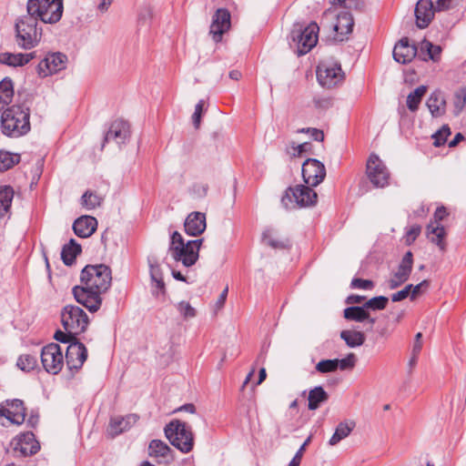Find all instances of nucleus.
Instances as JSON below:
<instances>
[{
    "label": "nucleus",
    "instance_id": "nucleus-1",
    "mask_svg": "<svg viewBox=\"0 0 466 466\" xmlns=\"http://www.w3.org/2000/svg\"><path fill=\"white\" fill-rule=\"evenodd\" d=\"M0 129L8 137L26 135L31 129L30 108L24 104L7 106L1 115Z\"/></svg>",
    "mask_w": 466,
    "mask_h": 466
},
{
    "label": "nucleus",
    "instance_id": "nucleus-2",
    "mask_svg": "<svg viewBox=\"0 0 466 466\" xmlns=\"http://www.w3.org/2000/svg\"><path fill=\"white\" fill-rule=\"evenodd\" d=\"M43 29L35 16L28 13L16 18L15 23V42L24 50L36 47L41 42Z\"/></svg>",
    "mask_w": 466,
    "mask_h": 466
},
{
    "label": "nucleus",
    "instance_id": "nucleus-3",
    "mask_svg": "<svg viewBox=\"0 0 466 466\" xmlns=\"http://www.w3.org/2000/svg\"><path fill=\"white\" fill-rule=\"evenodd\" d=\"M202 242L203 239L199 238L185 243L181 234L174 231L170 238L168 253L175 261L181 262L183 266L188 268L198 259V252Z\"/></svg>",
    "mask_w": 466,
    "mask_h": 466
},
{
    "label": "nucleus",
    "instance_id": "nucleus-4",
    "mask_svg": "<svg viewBox=\"0 0 466 466\" xmlns=\"http://www.w3.org/2000/svg\"><path fill=\"white\" fill-rule=\"evenodd\" d=\"M26 11L37 21L44 24H56L63 15V0H28Z\"/></svg>",
    "mask_w": 466,
    "mask_h": 466
},
{
    "label": "nucleus",
    "instance_id": "nucleus-5",
    "mask_svg": "<svg viewBox=\"0 0 466 466\" xmlns=\"http://www.w3.org/2000/svg\"><path fill=\"white\" fill-rule=\"evenodd\" d=\"M81 283L86 289H94L100 294L111 286V269L105 264L86 265L81 271Z\"/></svg>",
    "mask_w": 466,
    "mask_h": 466
},
{
    "label": "nucleus",
    "instance_id": "nucleus-6",
    "mask_svg": "<svg viewBox=\"0 0 466 466\" xmlns=\"http://www.w3.org/2000/svg\"><path fill=\"white\" fill-rule=\"evenodd\" d=\"M164 431L169 442L181 452L187 453L192 451L194 437L187 423L178 420H171L166 425Z\"/></svg>",
    "mask_w": 466,
    "mask_h": 466
},
{
    "label": "nucleus",
    "instance_id": "nucleus-7",
    "mask_svg": "<svg viewBox=\"0 0 466 466\" xmlns=\"http://www.w3.org/2000/svg\"><path fill=\"white\" fill-rule=\"evenodd\" d=\"M318 195L311 186L297 185L286 189L281 203L286 208L311 207L317 203Z\"/></svg>",
    "mask_w": 466,
    "mask_h": 466
},
{
    "label": "nucleus",
    "instance_id": "nucleus-8",
    "mask_svg": "<svg viewBox=\"0 0 466 466\" xmlns=\"http://www.w3.org/2000/svg\"><path fill=\"white\" fill-rule=\"evenodd\" d=\"M61 322L65 330L79 335L86 331L89 319L86 313L78 306L66 305L61 311Z\"/></svg>",
    "mask_w": 466,
    "mask_h": 466
},
{
    "label": "nucleus",
    "instance_id": "nucleus-9",
    "mask_svg": "<svg viewBox=\"0 0 466 466\" xmlns=\"http://www.w3.org/2000/svg\"><path fill=\"white\" fill-rule=\"evenodd\" d=\"M316 73L319 84L326 88H332L344 79L340 64L333 60L320 62Z\"/></svg>",
    "mask_w": 466,
    "mask_h": 466
},
{
    "label": "nucleus",
    "instance_id": "nucleus-10",
    "mask_svg": "<svg viewBox=\"0 0 466 466\" xmlns=\"http://www.w3.org/2000/svg\"><path fill=\"white\" fill-rule=\"evenodd\" d=\"M319 31V27L314 22L304 28L300 26L299 29L292 30L291 36L297 43L299 56L306 55L317 45Z\"/></svg>",
    "mask_w": 466,
    "mask_h": 466
},
{
    "label": "nucleus",
    "instance_id": "nucleus-11",
    "mask_svg": "<svg viewBox=\"0 0 466 466\" xmlns=\"http://www.w3.org/2000/svg\"><path fill=\"white\" fill-rule=\"evenodd\" d=\"M41 361L48 373L57 374L64 365V356L60 346L56 343L45 346L41 350Z\"/></svg>",
    "mask_w": 466,
    "mask_h": 466
},
{
    "label": "nucleus",
    "instance_id": "nucleus-12",
    "mask_svg": "<svg viewBox=\"0 0 466 466\" xmlns=\"http://www.w3.org/2000/svg\"><path fill=\"white\" fill-rule=\"evenodd\" d=\"M367 175L376 187H384L389 184V170L375 154H371L367 161Z\"/></svg>",
    "mask_w": 466,
    "mask_h": 466
},
{
    "label": "nucleus",
    "instance_id": "nucleus-13",
    "mask_svg": "<svg viewBox=\"0 0 466 466\" xmlns=\"http://www.w3.org/2000/svg\"><path fill=\"white\" fill-rule=\"evenodd\" d=\"M302 177L308 186L317 187L326 177V168L318 159L308 158L302 165Z\"/></svg>",
    "mask_w": 466,
    "mask_h": 466
},
{
    "label": "nucleus",
    "instance_id": "nucleus-14",
    "mask_svg": "<svg viewBox=\"0 0 466 466\" xmlns=\"http://www.w3.org/2000/svg\"><path fill=\"white\" fill-rule=\"evenodd\" d=\"M73 295L76 300L86 307L89 311H97L102 304L101 294L94 289H86V285L73 288Z\"/></svg>",
    "mask_w": 466,
    "mask_h": 466
},
{
    "label": "nucleus",
    "instance_id": "nucleus-15",
    "mask_svg": "<svg viewBox=\"0 0 466 466\" xmlns=\"http://www.w3.org/2000/svg\"><path fill=\"white\" fill-rule=\"evenodd\" d=\"M67 57L63 53H52L41 60L37 66L39 76L46 77L66 68Z\"/></svg>",
    "mask_w": 466,
    "mask_h": 466
},
{
    "label": "nucleus",
    "instance_id": "nucleus-16",
    "mask_svg": "<svg viewBox=\"0 0 466 466\" xmlns=\"http://www.w3.org/2000/svg\"><path fill=\"white\" fill-rule=\"evenodd\" d=\"M413 266V254L411 251H407L403 256L397 271L388 280V288L395 289L404 282H406L412 270Z\"/></svg>",
    "mask_w": 466,
    "mask_h": 466
},
{
    "label": "nucleus",
    "instance_id": "nucleus-17",
    "mask_svg": "<svg viewBox=\"0 0 466 466\" xmlns=\"http://www.w3.org/2000/svg\"><path fill=\"white\" fill-rule=\"evenodd\" d=\"M5 417L11 423L21 425L25 420V408L20 400H6L5 405L0 404V419Z\"/></svg>",
    "mask_w": 466,
    "mask_h": 466
},
{
    "label": "nucleus",
    "instance_id": "nucleus-18",
    "mask_svg": "<svg viewBox=\"0 0 466 466\" xmlns=\"http://www.w3.org/2000/svg\"><path fill=\"white\" fill-rule=\"evenodd\" d=\"M87 358V350L80 341L71 342L66 352V362L70 370H78Z\"/></svg>",
    "mask_w": 466,
    "mask_h": 466
},
{
    "label": "nucleus",
    "instance_id": "nucleus-19",
    "mask_svg": "<svg viewBox=\"0 0 466 466\" xmlns=\"http://www.w3.org/2000/svg\"><path fill=\"white\" fill-rule=\"evenodd\" d=\"M230 13L228 9L219 8L216 11L212 18L209 33L215 42H219L224 33L230 27Z\"/></svg>",
    "mask_w": 466,
    "mask_h": 466
},
{
    "label": "nucleus",
    "instance_id": "nucleus-20",
    "mask_svg": "<svg viewBox=\"0 0 466 466\" xmlns=\"http://www.w3.org/2000/svg\"><path fill=\"white\" fill-rule=\"evenodd\" d=\"M129 135L130 131L128 123L122 119L115 120L110 125V127L105 136L102 147H104L106 142H109L111 140L115 141L117 145L124 144L129 138Z\"/></svg>",
    "mask_w": 466,
    "mask_h": 466
},
{
    "label": "nucleus",
    "instance_id": "nucleus-21",
    "mask_svg": "<svg viewBox=\"0 0 466 466\" xmlns=\"http://www.w3.org/2000/svg\"><path fill=\"white\" fill-rule=\"evenodd\" d=\"M416 25L419 28H426L434 17L431 0H419L415 7Z\"/></svg>",
    "mask_w": 466,
    "mask_h": 466
},
{
    "label": "nucleus",
    "instance_id": "nucleus-22",
    "mask_svg": "<svg viewBox=\"0 0 466 466\" xmlns=\"http://www.w3.org/2000/svg\"><path fill=\"white\" fill-rule=\"evenodd\" d=\"M139 417L137 414H128L125 417H115L110 420L107 432L111 437H116L122 432L128 431L135 425Z\"/></svg>",
    "mask_w": 466,
    "mask_h": 466
},
{
    "label": "nucleus",
    "instance_id": "nucleus-23",
    "mask_svg": "<svg viewBox=\"0 0 466 466\" xmlns=\"http://www.w3.org/2000/svg\"><path fill=\"white\" fill-rule=\"evenodd\" d=\"M416 55L417 47L410 45L407 37L401 38L393 49V58L400 64L410 63Z\"/></svg>",
    "mask_w": 466,
    "mask_h": 466
},
{
    "label": "nucleus",
    "instance_id": "nucleus-24",
    "mask_svg": "<svg viewBox=\"0 0 466 466\" xmlns=\"http://www.w3.org/2000/svg\"><path fill=\"white\" fill-rule=\"evenodd\" d=\"M185 231L190 236H198L206 229V216L201 212L190 213L185 220Z\"/></svg>",
    "mask_w": 466,
    "mask_h": 466
},
{
    "label": "nucleus",
    "instance_id": "nucleus-25",
    "mask_svg": "<svg viewBox=\"0 0 466 466\" xmlns=\"http://www.w3.org/2000/svg\"><path fill=\"white\" fill-rule=\"evenodd\" d=\"M97 220L91 216H81L75 220L73 229L79 238H88L96 229Z\"/></svg>",
    "mask_w": 466,
    "mask_h": 466
},
{
    "label": "nucleus",
    "instance_id": "nucleus-26",
    "mask_svg": "<svg viewBox=\"0 0 466 466\" xmlns=\"http://www.w3.org/2000/svg\"><path fill=\"white\" fill-rule=\"evenodd\" d=\"M39 449L40 445L35 440V435L32 432L23 434L15 448V451H19L22 456L35 454Z\"/></svg>",
    "mask_w": 466,
    "mask_h": 466
},
{
    "label": "nucleus",
    "instance_id": "nucleus-27",
    "mask_svg": "<svg viewBox=\"0 0 466 466\" xmlns=\"http://www.w3.org/2000/svg\"><path fill=\"white\" fill-rule=\"evenodd\" d=\"M35 57V53L22 54V53H0V63L8 66H23L28 64Z\"/></svg>",
    "mask_w": 466,
    "mask_h": 466
},
{
    "label": "nucleus",
    "instance_id": "nucleus-28",
    "mask_svg": "<svg viewBox=\"0 0 466 466\" xmlns=\"http://www.w3.org/2000/svg\"><path fill=\"white\" fill-rule=\"evenodd\" d=\"M343 316L348 320H354L357 322H363L368 320L370 325V329H372L373 325L376 322V319L370 318V313L366 309L365 306H352L346 308L343 311Z\"/></svg>",
    "mask_w": 466,
    "mask_h": 466
},
{
    "label": "nucleus",
    "instance_id": "nucleus-29",
    "mask_svg": "<svg viewBox=\"0 0 466 466\" xmlns=\"http://www.w3.org/2000/svg\"><path fill=\"white\" fill-rule=\"evenodd\" d=\"M354 21L351 14L348 11H341L337 15V21L333 25V30L341 36H345L352 32ZM343 41V37L339 38Z\"/></svg>",
    "mask_w": 466,
    "mask_h": 466
},
{
    "label": "nucleus",
    "instance_id": "nucleus-30",
    "mask_svg": "<svg viewBox=\"0 0 466 466\" xmlns=\"http://www.w3.org/2000/svg\"><path fill=\"white\" fill-rule=\"evenodd\" d=\"M445 237L446 229L442 225L431 223L427 226V238L431 243L437 245L441 251L446 250Z\"/></svg>",
    "mask_w": 466,
    "mask_h": 466
},
{
    "label": "nucleus",
    "instance_id": "nucleus-31",
    "mask_svg": "<svg viewBox=\"0 0 466 466\" xmlns=\"http://www.w3.org/2000/svg\"><path fill=\"white\" fill-rule=\"evenodd\" d=\"M356 423L354 420H344L338 424L335 432L329 441L330 446L337 445L340 441L347 438L354 430Z\"/></svg>",
    "mask_w": 466,
    "mask_h": 466
},
{
    "label": "nucleus",
    "instance_id": "nucleus-32",
    "mask_svg": "<svg viewBox=\"0 0 466 466\" xmlns=\"http://www.w3.org/2000/svg\"><path fill=\"white\" fill-rule=\"evenodd\" d=\"M14 194L12 187L6 185L0 187V218L9 215Z\"/></svg>",
    "mask_w": 466,
    "mask_h": 466
},
{
    "label": "nucleus",
    "instance_id": "nucleus-33",
    "mask_svg": "<svg viewBox=\"0 0 466 466\" xmlns=\"http://www.w3.org/2000/svg\"><path fill=\"white\" fill-rule=\"evenodd\" d=\"M329 400V394L321 386H317L310 390L308 396V408L309 410H315Z\"/></svg>",
    "mask_w": 466,
    "mask_h": 466
},
{
    "label": "nucleus",
    "instance_id": "nucleus-34",
    "mask_svg": "<svg viewBox=\"0 0 466 466\" xmlns=\"http://www.w3.org/2000/svg\"><path fill=\"white\" fill-rule=\"evenodd\" d=\"M426 105L434 117L441 116L445 111V100L440 92H433L428 98Z\"/></svg>",
    "mask_w": 466,
    "mask_h": 466
},
{
    "label": "nucleus",
    "instance_id": "nucleus-35",
    "mask_svg": "<svg viewBox=\"0 0 466 466\" xmlns=\"http://www.w3.org/2000/svg\"><path fill=\"white\" fill-rule=\"evenodd\" d=\"M82 251L81 246L71 238L69 243L65 245L61 251V258L66 266H71L78 254Z\"/></svg>",
    "mask_w": 466,
    "mask_h": 466
},
{
    "label": "nucleus",
    "instance_id": "nucleus-36",
    "mask_svg": "<svg viewBox=\"0 0 466 466\" xmlns=\"http://www.w3.org/2000/svg\"><path fill=\"white\" fill-rule=\"evenodd\" d=\"M340 338L350 348H356L363 345L366 339L363 332L355 329L342 330L340 332Z\"/></svg>",
    "mask_w": 466,
    "mask_h": 466
},
{
    "label": "nucleus",
    "instance_id": "nucleus-37",
    "mask_svg": "<svg viewBox=\"0 0 466 466\" xmlns=\"http://www.w3.org/2000/svg\"><path fill=\"white\" fill-rule=\"evenodd\" d=\"M13 96V82L10 78H5L0 82V112L12 102Z\"/></svg>",
    "mask_w": 466,
    "mask_h": 466
},
{
    "label": "nucleus",
    "instance_id": "nucleus-38",
    "mask_svg": "<svg viewBox=\"0 0 466 466\" xmlns=\"http://www.w3.org/2000/svg\"><path fill=\"white\" fill-rule=\"evenodd\" d=\"M20 155L0 150V172H5L20 162Z\"/></svg>",
    "mask_w": 466,
    "mask_h": 466
},
{
    "label": "nucleus",
    "instance_id": "nucleus-39",
    "mask_svg": "<svg viewBox=\"0 0 466 466\" xmlns=\"http://www.w3.org/2000/svg\"><path fill=\"white\" fill-rule=\"evenodd\" d=\"M426 91L427 88L425 86H420L408 95L407 106L410 111L415 112L419 108V105L426 94Z\"/></svg>",
    "mask_w": 466,
    "mask_h": 466
},
{
    "label": "nucleus",
    "instance_id": "nucleus-40",
    "mask_svg": "<svg viewBox=\"0 0 466 466\" xmlns=\"http://www.w3.org/2000/svg\"><path fill=\"white\" fill-rule=\"evenodd\" d=\"M149 455L151 457H167L171 451L169 446L160 440H153L148 446Z\"/></svg>",
    "mask_w": 466,
    "mask_h": 466
},
{
    "label": "nucleus",
    "instance_id": "nucleus-41",
    "mask_svg": "<svg viewBox=\"0 0 466 466\" xmlns=\"http://www.w3.org/2000/svg\"><path fill=\"white\" fill-rule=\"evenodd\" d=\"M102 202V198L92 191H86L81 198V204L84 208L90 210L99 207Z\"/></svg>",
    "mask_w": 466,
    "mask_h": 466
},
{
    "label": "nucleus",
    "instance_id": "nucleus-42",
    "mask_svg": "<svg viewBox=\"0 0 466 466\" xmlns=\"http://www.w3.org/2000/svg\"><path fill=\"white\" fill-rule=\"evenodd\" d=\"M16 366L23 371H31L37 367V359L30 354L21 355L16 361Z\"/></svg>",
    "mask_w": 466,
    "mask_h": 466
},
{
    "label": "nucleus",
    "instance_id": "nucleus-43",
    "mask_svg": "<svg viewBox=\"0 0 466 466\" xmlns=\"http://www.w3.org/2000/svg\"><path fill=\"white\" fill-rule=\"evenodd\" d=\"M454 115L459 116L466 105V87L461 86L454 93Z\"/></svg>",
    "mask_w": 466,
    "mask_h": 466
},
{
    "label": "nucleus",
    "instance_id": "nucleus-44",
    "mask_svg": "<svg viewBox=\"0 0 466 466\" xmlns=\"http://www.w3.org/2000/svg\"><path fill=\"white\" fill-rule=\"evenodd\" d=\"M389 299L385 296L374 297L364 303L366 309L381 310L388 304Z\"/></svg>",
    "mask_w": 466,
    "mask_h": 466
},
{
    "label": "nucleus",
    "instance_id": "nucleus-45",
    "mask_svg": "<svg viewBox=\"0 0 466 466\" xmlns=\"http://www.w3.org/2000/svg\"><path fill=\"white\" fill-rule=\"evenodd\" d=\"M420 49H421V51L426 50L429 58H431L434 61L438 59V57L441 54V49L439 46H434L432 43H431L428 40H423L421 42Z\"/></svg>",
    "mask_w": 466,
    "mask_h": 466
},
{
    "label": "nucleus",
    "instance_id": "nucleus-46",
    "mask_svg": "<svg viewBox=\"0 0 466 466\" xmlns=\"http://www.w3.org/2000/svg\"><path fill=\"white\" fill-rule=\"evenodd\" d=\"M451 135V129L448 126H443L438 132L433 135L435 147H441L445 144L448 137Z\"/></svg>",
    "mask_w": 466,
    "mask_h": 466
},
{
    "label": "nucleus",
    "instance_id": "nucleus-47",
    "mask_svg": "<svg viewBox=\"0 0 466 466\" xmlns=\"http://www.w3.org/2000/svg\"><path fill=\"white\" fill-rule=\"evenodd\" d=\"M335 360H322L316 365V370L320 373L333 372L337 370Z\"/></svg>",
    "mask_w": 466,
    "mask_h": 466
},
{
    "label": "nucleus",
    "instance_id": "nucleus-48",
    "mask_svg": "<svg viewBox=\"0 0 466 466\" xmlns=\"http://www.w3.org/2000/svg\"><path fill=\"white\" fill-rule=\"evenodd\" d=\"M77 333H70L69 331L66 330H57L56 331L54 338L57 341H60L62 343H68L70 345L71 342H76V340H77Z\"/></svg>",
    "mask_w": 466,
    "mask_h": 466
},
{
    "label": "nucleus",
    "instance_id": "nucleus-49",
    "mask_svg": "<svg viewBox=\"0 0 466 466\" xmlns=\"http://www.w3.org/2000/svg\"><path fill=\"white\" fill-rule=\"evenodd\" d=\"M177 309L185 319H191L196 316V309L187 301H180Z\"/></svg>",
    "mask_w": 466,
    "mask_h": 466
},
{
    "label": "nucleus",
    "instance_id": "nucleus-50",
    "mask_svg": "<svg viewBox=\"0 0 466 466\" xmlns=\"http://www.w3.org/2000/svg\"><path fill=\"white\" fill-rule=\"evenodd\" d=\"M337 363V369L339 368L341 370H350L355 366L356 357L354 353H350L346 358L342 360L335 359Z\"/></svg>",
    "mask_w": 466,
    "mask_h": 466
},
{
    "label": "nucleus",
    "instance_id": "nucleus-51",
    "mask_svg": "<svg viewBox=\"0 0 466 466\" xmlns=\"http://www.w3.org/2000/svg\"><path fill=\"white\" fill-rule=\"evenodd\" d=\"M421 232V227L419 225L411 226L406 232L405 242L407 245L412 244Z\"/></svg>",
    "mask_w": 466,
    "mask_h": 466
},
{
    "label": "nucleus",
    "instance_id": "nucleus-52",
    "mask_svg": "<svg viewBox=\"0 0 466 466\" xmlns=\"http://www.w3.org/2000/svg\"><path fill=\"white\" fill-rule=\"evenodd\" d=\"M352 289H371L374 287L373 281L370 279H353L350 283Z\"/></svg>",
    "mask_w": 466,
    "mask_h": 466
},
{
    "label": "nucleus",
    "instance_id": "nucleus-53",
    "mask_svg": "<svg viewBox=\"0 0 466 466\" xmlns=\"http://www.w3.org/2000/svg\"><path fill=\"white\" fill-rule=\"evenodd\" d=\"M430 286V282L428 280H422L420 283L417 285H412L411 290H410V300H414L417 299V297L424 292Z\"/></svg>",
    "mask_w": 466,
    "mask_h": 466
},
{
    "label": "nucleus",
    "instance_id": "nucleus-54",
    "mask_svg": "<svg viewBox=\"0 0 466 466\" xmlns=\"http://www.w3.org/2000/svg\"><path fill=\"white\" fill-rule=\"evenodd\" d=\"M205 105V101L203 99L199 100L198 103L195 106V112L192 116V121L196 128H198L200 125L201 115L203 112V107Z\"/></svg>",
    "mask_w": 466,
    "mask_h": 466
},
{
    "label": "nucleus",
    "instance_id": "nucleus-55",
    "mask_svg": "<svg viewBox=\"0 0 466 466\" xmlns=\"http://www.w3.org/2000/svg\"><path fill=\"white\" fill-rule=\"evenodd\" d=\"M412 288V284L407 285L403 289L394 293L391 295V300L393 302H398L405 299L409 296L410 297V290Z\"/></svg>",
    "mask_w": 466,
    "mask_h": 466
},
{
    "label": "nucleus",
    "instance_id": "nucleus-56",
    "mask_svg": "<svg viewBox=\"0 0 466 466\" xmlns=\"http://www.w3.org/2000/svg\"><path fill=\"white\" fill-rule=\"evenodd\" d=\"M268 245L275 249H284L289 247V241L288 238L278 239H268Z\"/></svg>",
    "mask_w": 466,
    "mask_h": 466
},
{
    "label": "nucleus",
    "instance_id": "nucleus-57",
    "mask_svg": "<svg viewBox=\"0 0 466 466\" xmlns=\"http://www.w3.org/2000/svg\"><path fill=\"white\" fill-rule=\"evenodd\" d=\"M149 268L151 279H159V278H162L161 268L157 262L149 260Z\"/></svg>",
    "mask_w": 466,
    "mask_h": 466
},
{
    "label": "nucleus",
    "instance_id": "nucleus-58",
    "mask_svg": "<svg viewBox=\"0 0 466 466\" xmlns=\"http://www.w3.org/2000/svg\"><path fill=\"white\" fill-rule=\"evenodd\" d=\"M310 441H311V436H309L306 439V441H304V443L300 446L299 451L296 452L295 456L292 459L293 461H295L296 462H299L300 464L301 458L303 456V452L305 451L306 447L309 444Z\"/></svg>",
    "mask_w": 466,
    "mask_h": 466
},
{
    "label": "nucleus",
    "instance_id": "nucleus-59",
    "mask_svg": "<svg viewBox=\"0 0 466 466\" xmlns=\"http://www.w3.org/2000/svg\"><path fill=\"white\" fill-rule=\"evenodd\" d=\"M448 216V211L445 207H440L435 210L434 213V225L440 224Z\"/></svg>",
    "mask_w": 466,
    "mask_h": 466
},
{
    "label": "nucleus",
    "instance_id": "nucleus-60",
    "mask_svg": "<svg viewBox=\"0 0 466 466\" xmlns=\"http://www.w3.org/2000/svg\"><path fill=\"white\" fill-rule=\"evenodd\" d=\"M307 133L309 134L310 137L316 141L320 142L324 139V133L319 129L308 127Z\"/></svg>",
    "mask_w": 466,
    "mask_h": 466
},
{
    "label": "nucleus",
    "instance_id": "nucleus-61",
    "mask_svg": "<svg viewBox=\"0 0 466 466\" xmlns=\"http://www.w3.org/2000/svg\"><path fill=\"white\" fill-rule=\"evenodd\" d=\"M365 297L360 295H350L347 298V303L349 304H360L364 301Z\"/></svg>",
    "mask_w": 466,
    "mask_h": 466
},
{
    "label": "nucleus",
    "instance_id": "nucleus-62",
    "mask_svg": "<svg viewBox=\"0 0 466 466\" xmlns=\"http://www.w3.org/2000/svg\"><path fill=\"white\" fill-rule=\"evenodd\" d=\"M268 239H275L274 230L271 228H267L262 233V240L265 244L268 245Z\"/></svg>",
    "mask_w": 466,
    "mask_h": 466
},
{
    "label": "nucleus",
    "instance_id": "nucleus-63",
    "mask_svg": "<svg viewBox=\"0 0 466 466\" xmlns=\"http://www.w3.org/2000/svg\"><path fill=\"white\" fill-rule=\"evenodd\" d=\"M451 0H438L437 1V10L443 11L450 8Z\"/></svg>",
    "mask_w": 466,
    "mask_h": 466
},
{
    "label": "nucleus",
    "instance_id": "nucleus-64",
    "mask_svg": "<svg viewBox=\"0 0 466 466\" xmlns=\"http://www.w3.org/2000/svg\"><path fill=\"white\" fill-rule=\"evenodd\" d=\"M309 147V143H302L294 147V150L298 153V155H301L303 152H306Z\"/></svg>",
    "mask_w": 466,
    "mask_h": 466
}]
</instances>
